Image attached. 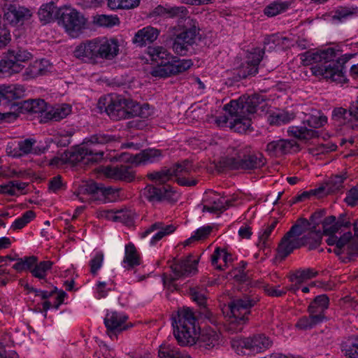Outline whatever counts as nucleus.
<instances>
[{
	"label": "nucleus",
	"mask_w": 358,
	"mask_h": 358,
	"mask_svg": "<svg viewBox=\"0 0 358 358\" xmlns=\"http://www.w3.org/2000/svg\"><path fill=\"white\" fill-rule=\"evenodd\" d=\"M278 224L277 220H273L271 224L265 226L259 233L258 247L264 249L269 246L271 236L274 231Z\"/></svg>",
	"instance_id": "79ce46f5"
},
{
	"label": "nucleus",
	"mask_w": 358,
	"mask_h": 358,
	"mask_svg": "<svg viewBox=\"0 0 358 358\" xmlns=\"http://www.w3.org/2000/svg\"><path fill=\"white\" fill-rule=\"evenodd\" d=\"M329 299L326 294L317 296L310 303L308 311L309 314L320 317L322 322L326 320L325 312L329 308Z\"/></svg>",
	"instance_id": "393cba45"
},
{
	"label": "nucleus",
	"mask_w": 358,
	"mask_h": 358,
	"mask_svg": "<svg viewBox=\"0 0 358 358\" xmlns=\"http://www.w3.org/2000/svg\"><path fill=\"white\" fill-rule=\"evenodd\" d=\"M57 14V8L52 2L42 5L38 12L40 20L44 24L53 21Z\"/></svg>",
	"instance_id": "37998d69"
},
{
	"label": "nucleus",
	"mask_w": 358,
	"mask_h": 358,
	"mask_svg": "<svg viewBox=\"0 0 358 358\" xmlns=\"http://www.w3.org/2000/svg\"><path fill=\"white\" fill-rule=\"evenodd\" d=\"M102 173L108 178L125 182H131L135 177L133 168L126 164L105 166L102 169Z\"/></svg>",
	"instance_id": "ddd939ff"
},
{
	"label": "nucleus",
	"mask_w": 358,
	"mask_h": 358,
	"mask_svg": "<svg viewBox=\"0 0 358 358\" xmlns=\"http://www.w3.org/2000/svg\"><path fill=\"white\" fill-rule=\"evenodd\" d=\"M31 16V11L24 7L10 4L7 8H4L3 20L13 25L22 23Z\"/></svg>",
	"instance_id": "412c9836"
},
{
	"label": "nucleus",
	"mask_w": 358,
	"mask_h": 358,
	"mask_svg": "<svg viewBox=\"0 0 358 358\" xmlns=\"http://www.w3.org/2000/svg\"><path fill=\"white\" fill-rule=\"evenodd\" d=\"M227 152L223 164L230 169L252 170L259 169L265 164L261 154H251L250 146L244 143H235L228 148Z\"/></svg>",
	"instance_id": "423d86ee"
},
{
	"label": "nucleus",
	"mask_w": 358,
	"mask_h": 358,
	"mask_svg": "<svg viewBox=\"0 0 358 358\" xmlns=\"http://www.w3.org/2000/svg\"><path fill=\"white\" fill-rule=\"evenodd\" d=\"M190 295L192 299L200 307L206 305L208 292L206 288L203 286H196L191 288Z\"/></svg>",
	"instance_id": "8fccbe9b"
},
{
	"label": "nucleus",
	"mask_w": 358,
	"mask_h": 358,
	"mask_svg": "<svg viewBox=\"0 0 358 358\" xmlns=\"http://www.w3.org/2000/svg\"><path fill=\"white\" fill-rule=\"evenodd\" d=\"M172 176L176 177L177 182L182 186H194L196 184L194 180H189L186 176L194 171L192 162L189 160H184L177 163L170 169Z\"/></svg>",
	"instance_id": "2eb2a0df"
},
{
	"label": "nucleus",
	"mask_w": 358,
	"mask_h": 358,
	"mask_svg": "<svg viewBox=\"0 0 358 358\" xmlns=\"http://www.w3.org/2000/svg\"><path fill=\"white\" fill-rule=\"evenodd\" d=\"M52 263L50 261H43L34 265L31 269V273L35 278L44 279L47 275V271L52 267Z\"/></svg>",
	"instance_id": "3c124183"
},
{
	"label": "nucleus",
	"mask_w": 358,
	"mask_h": 358,
	"mask_svg": "<svg viewBox=\"0 0 358 358\" xmlns=\"http://www.w3.org/2000/svg\"><path fill=\"white\" fill-rule=\"evenodd\" d=\"M264 99L259 94L242 96L237 100H232L224 106L225 110H229L233 114L230 122V129L238 133H245L250 130V115L256 113L257 108H263Z\"/></svg>",
	"instance_id": "7ed1b4c3"
},
{
	"label": "nucleus",
	"mask_w": 358,
	"mask_h": 358,
	"mask_svg": "<svg viewBox=\"0 0 358 358\" xmlns=\"http://www.w3.org/2000/svg\"><path fill=\"white\" fill-rule=\"evenodd\" d=\"M173 326V335L180 345H193L199 338L200 328L196 324L194 313L188 308L178 310Z\"/></svg>",
	"instance_id": "0eeeda50"
},
{
	"label": "nucleus",
	"mask_w": 358,
	"mask_h": 358,
	"mask_svg": "<svg viewBox=\"0 0 358 358\" xmlns=\"http://www.w3.org/2000/svg\"><path fill=\"white\" fill-rule=\"evenodd\" d=\"M317 275V271L313 268H308L296 271L289 276V278L291 282L296 280L299 283H302L306 280L315 277Z\"/></svg>",
	"instance_id": "09e8293b"
},
{
	"label": "nucleus",
	"mask_w": 358,
	"mask_h": 358,
	"mask_svg": "<svg viewBox=\"0 0 358 358\" xmlns=\"http://www.w3.org/2000/svg\"><path fill=\"white\" fill-rule=\"evenodd\" d=\"M123 267L127 270L141 264L140 255L132 243L125 245L124 257L122 262Z\"/></svg>",
	"instance_id": "c756f323"
},
{
	"label": "nucleus",
	"mask_w": 358,
	"mask_h": 358,
	"mask_svg": "<svg viewBox=\"0 0 358 358\" xmlns=\"http://www.w3.org/2000/svg\"><path fill=\"white\" fill-rule=\"evenodd\" d=\"M176 230V227L173 224H166L162 222H156L151 224L141 234V238H145L155 232L150 240L151 245H155L164 236H168Z\"/></svg>",
	"instance_id": "a211bd4d"
},
{
	"label": "nucleus",
	"mask_w": 358,
	"mask_h": 358,
	"mask_svg": "<svg viewBox=\"0 0 358 358\" xmlns=\"http://www.w3.org/2000/svg\"><path fill=\"white\" fill-rule=\"evenodd\" d=\"M115 140L114 136L106 133H97L86 138L80 147H76L72 150L66 152L62 158H55L52 160V164L70 162L77 164L83 162L84 164L97 162L103 159L104 152L102 150H96L92 148L96 145H104Z\"/></svg>",
	"instance_id": "f03ea898"
},
{
	"label": "nucleus",
	"mask_w": 358,
	"mask_h": 358,
	"mask_svg": "<svg viewBox=\"0 0 358 358\" xmlns=\"http://www.w3.org/2000/svg\"><path fill=\"white\" fill-rule=\"evenodd\" d=\"M309 229L311 230L309 221L306 218H299L286 234L296 239H303L307 243L306 236L303 237H300V236Z\"/></svg>",
	"instance_id": "e433bc0d"
},
{
	"label": "nucleus",
	"mask_w": 358,
	"mask_h": 358,
	"mask_svg": "<svg viewBox=\"0 0 358 358\" xmlns=\"http://www.w3.org/2000/svg\"><path fill=\"white\" fill-rule=\"evenodd\" d=\"M100 109L104 108L110 117L115 120L135 116L146 118L150 115L148 104L139 105L122 95L110 94L101 97L98 101Z\"/></svg>",
	"instance_id": "39448f33"
},
{
	"label": "nucleus",
	"mask_w": 358,
	"mask_h": 358,
	"mask_svg": "<svg viewBox=\"0 0 358 358\" xmlns=\"http://www.w3.org/2000/svg\"><path fill=\"white\" fill-rule=\"evenodd\" d=\"M232 261L231 255L220 248H217L211 255L212 265L218 270H224Z\"/></svg>",
	"instance_id": "7c9ffc66"
},
{
	"label": "nucleus",
	"mask_w": 358,
	"mask_h": 358,
	"mask_svg": "<svg viewBox=\"0 0 358 358\" xmlns=\"http://www.w3.org/2000/svg\"><path fill=\"white\" fill-rule=\"evenodd\" d=\"M253 354L259 353L271 348L273 341L263 334L250 336Z\"/></svg>",
	"instance_id": "f704fd0d"
},
{
	"label": "nucleus",
	"mask_w": 358,
	"mask_h": 358,
	"mask_svg": "<svg viewBox=\"0 0 358 358\" xmlns=\"http://www.w3.org/2000/svg\"><path fill=\"white\" fill-rule=\"evenodd\" d=\"M21 112H28L30 113H43L45 112V102L43 99L28 100L20 103V106H17Z\"/></svg>",
	"instance_id": "ea45409f"
},
{
	"label": "nucleus",
	"mask_w": 358,
	"mask_h": 358,
	"mask_svg": "<svg viewBox=\"0 0 358 358\" xmlns=\"http://www.w3.org/2000/svg\"><path fill=\"white\" fill-rule=\"evenodd\" d=\"M220 335L214 331H208L201 334V340L206 348H212L218 344Z\"/></svg>",
	"instance_id": "338daca9"
},
{
	"label": "nucleus",
	"mask_w": 358,
	"mask_h": 358,
	"mask_svg": "<svg viewBox=\"0 0 358 358\" xmlns=\"http://www.w3.org/2000/svg\"><path fill=\"white\" fill-rule=\"evenodd\" d=\"M71 112V106L67 103L56 105L44 113L43 118L48 120L59 121Z\"/></svg>",
	"instance_id": "2f4dec72"
},
{
	"label": "nucleus",
	"mask_w": 358,
	"mask_h": 358,
	"mask_svg": "<svg viewBox=\"0 0 358 358\" xmlns=\"http://www.w3.org/2000/svg\"><path fill=\"white\" fill-rule=\"evenodd\" d=\"M127 317L120 313L116 311H111L106 314L104 319V324L107 328L108 334L110 338L113 336L116 337L118 332L126 329L127 325L125 324Z\"/></svg>",
	"instance_id": "dca6fc26"
},
{
	"label": "nucleus",
	"mask_w": 358,
	"mask_h": 358,
	"mask_svg": "<svg viewBox=\"0 0 358 358\" xmlns=\"http://www.w3.org/2000/svg\"><path fill=\"white\" fill-rule=\"evenodd\" d=\"M230 343L232 350L238 355L253 354L250 336L246 338L236 336L231 338Z\"/></svg>",
	"instance_id": "72a5a7b5"
},
{
	"label": "nucleus",
	"mask_w": 358,
	"mask_h": 358,
	"mask_svg": "<svg viewBox=\"0 0 358 358\" xmlns=\"http://www.w3.org/2000/svg\"><path fill=\"white\" fill-rule=\"evenodd\" d=\"M49 66L48 60H36L26 69V73L31 78L43 76L48 71Z\"/></svg>",
	"instance_id": "c03bdc74"
},
{
	"label": "nucleus",
	"mask_w": 358,
	"mask_h": 358,
	"mask_svg": "<svg viewBox=\"0 0 358 358\" xmlns=\"http://www.w3.org/2000/svg\"><path fill=\"white\" fill-rule=\"evenodd\" d=\"M264 51L261 48H255L247 57L245 64H243L240 70V76L246 78L249 76H255L258 72V66L263 58Z\"/></svg>",
	"instance_id": "f3484780"
},
{
	"label": "nucleus",
	"mask_w": 358,
	"mask_h": 358,
	"mask_svg": "<svg viewBox=\"0 0 358 358\" xmlns=\"http://www.w3.org/2000/svg\"><path fill=\"white\" fill-rule=\"evenodd\" d=\"M329 236L326 240V242L329 245H336V248L335 249L334 252L336 254H340L342 252V250H346L348 255L350 256V259L357 256V255H352L351 248H350V238H352L351 231H348L347 232H344L343 234L340 237H338L334 234Z\"/></svg>",
	"instance_id": "b1692460"
},
{
	"label": "nucleus",
	"mask_w": 358,
	"mask_h": 358,
	"mask_svg": "<svg viewBox=\"0 0 358 358\" xmlns=\"http://www.w3.org/2000/svg\"><path fill=\"white\" fill-rule=\"evenodd\" d=\"M205 202L203 211L214 213H221L231 206V201L213 192L207 195Z\"/></svg>",
	"instance_id": "5701e85b"
},
{
	"label": "nucleus",
	"mask_w": 358,
	"mask_h": 358,
	"mask_svg": "<svg viewBox=\"0 0 358 358\" xmlns=\"http://www.w3.org/2000/svg\"><path fill=\"white\" fill-rule=\"evenodd\" d=\"M115 284L113 280L107 281H98L96 285V298H105L109 292L115 289Z\"/></svg>",
	"instance_id": "6e6d98bb"
},
{
	"label": "nucleus",
	"mask_w": 358,
	"mask_h": 358,
	"mask_svg": "<svg viewBox=\"0 0 358 358\" xmlns=\"http://www.w3.org/2000/svg\"><path fill=\"white\" fill-rule=\"evenodd\" d=\"M94 22L101 27H113L119 23L116 15H99L94 18Z\"/></svg>",
	"instance_id": "680f3d73"
},
{
	"label": "nucleus",
	"mask_w": 358,
	"mask_h": 358,
	"mask_svg": "<svg viewBox=\"0 0 358 358\" xmlns=\"http://www.w3.org/2000/svg\"><path fill=\"white\" fill-rule=\"evenodd\" d=\"M106 217L108 220L115 222H120L126 224H130L133 222V214L131 211L127 210H120L116 212L107 211Z\"/></svg>",
	"instance_id": "a18cd8bd"
},
{
	"label": "nucleus",
	"mask_w": 358,
	"mask_h": 358,
	"mask_svg": "<svg viewBox=\"0 0 358 358\" xmlns=\"http://www.w3.org/2000/svg\"><path fill=\"white\" fill-rule=\"evenodd\" d=\"M323 232L325 235L335 234L338 232L336 224V217L328 216L322 222Z\"/></svg>",
	"instance_id": "0e129e2a"
},
{
	"label": "nucleus",
	"mask_w": 358,
	"mask_h": 358,
	"mask_svg": "<svg viewBox=\"0 0 358 358\" xmlns=\"http://www.w3.org/2000/svg\"><path fill=\"white\" fill-rule=\"evenodd\" d=\"M257 300L251 299L249 296L234 300L229 303L227 308L230 310V315L236 318H243L248 321L250 308L255 304Z\"/></svg>",
	"instance_id": "4468645a"
},
{
	"label": "nucleus",
	"mask_w": 358,
	"mask_h": 358,
	"mask_svg": "<svg viewBox=\"0 0 358 358\" xmlns=\"http://www.w3.org/2000/svg\"><path fill=\"white\" fill-rule=\"evenodd\" d=\"M22 69L23 66L22 64H16L12 59L7 58L6 56L4 59L0 61V77H9L13 74L20 72Z\"/></svg>",
	"instance_id": "4c0bfd02"
},
{
	"label": "nucleus",
	"mask_w": 358,
	"mask_h": 358,
	"mask_svg": "<svg viewBox=\"0 0 358 358\" xmlns=\"http://www.w3.org/2000/svg\"><path fill=\"white\" fill-rule=\"evenodd\" d=\"M246 323V319H243V317L239 319L229 315L225 328L229 333H238L241 332L243 329Z\"/></svg>",
	"instance_id": "603ef678"
},
{
	"label": "nucleus",
	"mask_w": 358,
	"mask_h": 358,
	"mask_svg": "<svg viewBox=\"0 0 358 358\" xmlns=\"http://www.w3.org/2000/svg\"><path fill=\"white\" fill-rule=\"evenodd\" d=\"M294 118L293 113L287 111H278L273 113L268 117V121L271 124L280 125L287 124Z\"/></svg>",
	"instance_id": "de8ad7c7"
},
{
	"label": "nucleus",
	"mask_w": 358,
	"mask_h": 358,
	"mask_svg": "<svg viewBox=\"0 0 358 358\" xmlns=\"http://www.w3.org/2000/svg\"><path fill=\"white\" fill-rule=\"evenodd\" d=\"M345 179L346 177L344 175H336L331 177L324 185H322L319 187L322 188L321 189V194H332L342 190Z\"/></svg>",
	"instance_id": "c9c22d12"
},
{
	"label": "nucleus",
	"mask_w": 358,
	"mask_h": 358,
	"mask_svg": "<svg viewBox=\"0 0 358 358\" xmlns=\"http://www.w3.org/2000/svg\"><path fill=\"white\" fill-rule=\"evenodd\" d=\"M35 217V213L32 210H27L22 215L16 219L11 228L13 230L21 229Z\"/></svg>",
	"instance_id": "bf43d9fd"
},
{
	"label": "nucleus",
	"mask_w": 358,
	"mask_h": 358,
	"mask_svg": "<svg viewBox=\"0 0 358 358\" xmlns=\"http://www.w3.org/2000/svg\"><path fill=\"white\" fill-rule=\"evenodd\" d=\"M120 45L115 38L97 37L86 40L76 46L73 55L85 62L95 63L98 59L112 60L118 54Z\"/></svg>",
	"instance_id": "20e7f679"
},
{
	"label": "nucleus",
	"mask_w": 358,
	"mask_h": 358,
	"mask_svg": "<svg viewBox=\"0 0 358 358\" xmlns=\"http://www.w3.org/2000/svg\"><path fill=\"white\" fill-rule=\"evenodd\" d=\"M192 66L190 59H177L173 57L168 66L156 67L152 71V75L155 77L166 78L171 75L178 74L189 69Z\"/></svg>",
	"instance_id": "f8f14e48"
},
{
	"label": "nucleus",
	"mask_w": 358,
	"mask_h": 358,
	"mask_svg": "<svg viewBox=\"0 0 358 358\" xmlns=\"http://www.w3.org/2000/svg\"><path fill=\"white\" fill-rule=\"evenodd\" d=\"M103 262V254L101 252H97L93 256L89 262L90 267V273L94 275H96L99 270L102 266Z\"/></svg>",
	"instance_id": "69168bd1"
},
{
	"label": "nucleus",
	"mask_w": 358,
	"mask_h": 358,
	"mask_svg": "<svg viewBox=\"0 0 358 358\" xmlns=\"http://www.w3.org/2000/svg\"><path fill=\"white\" fill-rule=\"evenodd\" d=\"M6 57L12 59L16 64H21V62L29 60L31 58V54L22 48H17L8 50Z\"/></svg>",
	"instance_id": "49530a36"
},
{
	"label": "nucleus",
	"mask_w": 358,
	"mask_h": 358,
	"mask_svg": "<svg viewBox=\"0 0 358 358\" xmlns=\"http://www.w3.org/2000/svg\"><path fill=\"white\" fill-rule=\"evenodd\" d=\"M290 6V1H275L264 8V13L268 17H274L285 12Z\"/></svg>",
	"instance_id": "58836bf2"
},
{
	"label": "nucleus",
	"mask_w": 358,
	"mask_h": 358,
	"mask_svg": "<svg viewBox=\"0 0 358 358\" xmlns=\"http://www.w3.org/2000/svg\"><path fill=\"white\" fill-rule=\"evenodd\" d=\"M199 259L193 256H187L171 266L173 275L164 276L163 278L164 284L171 283L181 278L187 277L196 273L197 271L196 265Z\"/></svg>",
	"instance_id": "9d476101"
},
{
	"label": "nucleus",
	"mask_w": 358,
	"mask_h": 358,
	"mask_svg": "<svg viewBox=\"0 0 358 358\" xmlns=\"http://www.w3.org/2000/svg\"><path fill=\"white\" fill-rule=\"evenodd\" d=\"M163 157L162 151L157 149L148 148L132 157L131 162L136 165L157 162Z\"/></svg>",
	"instance_id": "a878e982"
},
{
	"label": "nucleus",
	"mask_w": 358,
	"mask_h": 358,
	"mask_svg": "<svg viewBox=\"0 0 358 358\" xmlns=\"http://www.w3.org/2000/svg\"><path fill=\"white\" fill-rule=\"evenodd\" d=\"M99 192L103 194L108 193V189L101 184L99 185L94 182H87L79 187L78 196L82 202H86L92 199V196Z\"/></svg>",
	"instance_id": "c85d7f7f"
},
{
	"label": "nucleus",
	"mask_w": 358,
	"mask_h": 358,
	"mask_svg": "<svg viewBox=\"0 0 358 358\" xmlns=\"http://www.w3.org/2000/svg\"><path fill=\"white\" fill-rule=\"evenodd\" d=\"M158 355L159 358H187L188 356L185 352L169 344H162Z\"/></svg>",
	"instance_id": "a19ab883"
},
{
	"label": "nucleus",
	"mask_w": 358,
	"mask_h": 358,
	"mask_svg": "<svg viewBox=\"0 0 358 358\" xmlns=\"http://www.w3.org/2000/svg\"><path fill=\"white\" fill-rule=\"evenodd\" d=\"M147 176L150 180L158 182L159 183L162 184L171 178V170L170 169H162L160 171L148 173Z\"/></svg>",
	"instance_id": "13d9d810"
},
{
	"label": "nucleus",
	"mask_w": 358,
	"mask_h": 358,
	"mask_svg": "<svg viewBox=\"0 0 358 358\" xmlns=\"http://www.w3.org/2000/svg\"><path fill=\"white\" fill-rule=\"evenodd\" d=\"M296 145V142L293 140L278 139L267 144L266 152L271 156L280 157L289 153Z\"/></svg>",
	"instance_id": "4be33fe9"
},
{
	"label": "nucleus",
	"mask_w": 358,
	"mask_h": 358,
	"mask_svg": "<svg viewBox=\"0 0 358 358\" xmlns=\"http://www.w3.org/2000/svg\"><path fill=\"white\" fill-rule=\"evenodd\" d=\"M159 33L158 29L150 25L144 27L135 33L132 43L138 48L150 45L157 39Z\"/></svg>",
	"instance_id": "aec40b11"
},
{
	"label": "nucleus",
	"mask_w": 358,
	"mask_h": 358,
	"mask_svg": "<svg viewBox=\"0 0 358 358\" xmlns=\"http://www.w3.org/2000/svg\"><path fill=\"white\" fill-rule=\"evenodd\" d=\"M212 228L210 227H203L198 229L195 231L194 235L192 236L185 241V245H189L195 241H199L206 238L210 234Z\"/></svg>",
	"instance_id": "774afa93"
},
{
	"label": "nucleus",
	"mask_w": 358,
	"mask_h": 358,
	"mask_svg": "<svg viewBox=\"0 0 358 358\" xmlns=\"http://www.w3.org/2000/svg\"><path fill=\"white\" fill-rule=\"evenodd\" d=\"M66 31L73 38L78 37L86 28L87 19L74 8H66L61 15Z\"/></svg>",
	"instance_id": "1a4fd4ad"
},
{
	"label": "nucleus",
	"mask_w": 358,
	"mask_h": 358,
	"mask_svg": "<svg viewBox=\"0 0 358 358\" xmlns=\"http://www.w3.org/2000/svg\"><path fill=\"white\" fill-rule=\"evenodd\" d=\"M326 122V117L311 115L303 121V126L290 127L287 132L289 136L296 138L309 140L319 136V133L315 129L323 126Z\"/></svg>",
	"instance_id": "6e6552de"
},
{
	"label": "nucleus",
	"mask_w": 358,
	"mask_h": 358,
	"mask_svg": "<svg viewBox=\"0 0 358 358\" xmlns=\"http://www.w3.org/2000/svg\"><path fill=\"white\" fill-rule=\"evenodd\" d=\"M320 318V317L309 314L308 317H301L296 324V327L303 330L312 329L317 324L322 323Z\"/></svg>",
	"instance_id": "5fc2aeb1"
},
{
	"label": "nucleus",
	"mask_w": 358,
	"mask_h": 358,
	"mask_svg": "<svg viewBox=\"0 0 358 358\" xmlns=\"http://www.w3.org/2000/svg\"><path fill=\"white\" fill-rule=\"evenodd\" d=\"M35 139L27 138L19 141L17 147H13V143H8L6 147V152L13 157H20L29 154L38 155L40 150L35 148Z\"/></svg>",
	"instance_id": "6ab92c4d"
},
{
	"label": "nucleus",
	"mask_w": 358,
	"mask_h": 358,
	"mask_svg": "<svg viewBox=\"0 0 358 358\" xmlns=\"http://www.w3.org/2000/svg\"><path fill=\"white\" fill-rule=\"evenodd\" d=\"M306 243L303 239H296L286 234L278 245V255L285 258L292 253L294 250L304 245Z\"/></svg>",
	"instance_id": "bb28decb"
},
{
	"label": "nucleus",
	"mask_w": 358,
	"mask_h": 358,
	"mask_svg": "<svg viewBox=\"0 0 358 358\" xmlns=\"http://www.w3.org/2000/svg\"><path fill=\"white\" fill-rule=\"evenodd\" d=\"M187 10L184 6H157L154 10L153 14L159 15L164 17H179L180 18L185 17L187 14Z\"/></svg>",
	"instance_id": "473e14b6"
},
{
	"label": "nucleus",
	"mask_w": 358,
	"mask_h": 358,
	"mask_svg": "<svg viewBox=\"0 0 358 358\" xmlns=\"http://www.w3.org/2000/svg\"><path fill=\"white\" fill-rule=\"evenodd\" d=\"M342 351L348 358H358V341L343 343Z\"/></svg>",
	"instance_id": "e2e57ef3"
},
{
	"label": "nucleus",
	"mask_w": 358,
	"mask_h": 358,
	"mask_svg": "<svg viewBox=\"0 0 358 358\" xmlns=\"http://www.w3.org/2000/svg\"><path fill=\"white\" fill-rule=\"evenodd\" d=\"M353 57L352 54H341V51L334 48H328L320 51H307L300 55L304 66L320 63L311 68L313 75L327 80L343 83L345 64Z\"/></svg>",
	"instance_id": "f257e3e1"
},
{
	"label": "nucleus",
	"mask_w": 358,
	"mask_h": 358,
	"mask_svg": "<svg viewBox=\"0 0 358 358\" xmlns=\"http://www.w3.org/2000/svg\"><path fill=\"white\" fill-rule=\"evenodd\" d=\"M142 194L145 199L153 203L164 201L174 202L179 197L178 194L169 185L162 187L147 185Z\"/></svg>",
	"instance_id": "9b49d317"
},
{
	"label": "nucleus",
	"mask_w": 358,
	"mask_h": 358,
	"mask_svg": "<svg viewBox=\"0 0 358 358\" xmlns=\"http://www.w3.org/2000/svg\"><path fill=\"white\" fill-rule=\"evenodd\" d=\"M307 243L304 245H308L309 250H314L317 248L322 241V235L320 231L311 229L310 231L306 236Z\"/></svg>",
	"instance_id": "052dcab7"
},
{
	"label": "nucleus",
	"mask_w": 358,
	"mask_h": 358,
	"mask_svg": "<svg viewBox=\"0 0 358 358\" xmlns=\"http://www.w3.org/2000/svg\"><path fill=\"white\" fill-rule=\"evenodd\" d=\"M148 54L152 61L157 63V67L168 66L173 59L171 53L162 46H148Z\"/></svg>",
	"instance_id": "cd10ccee"
},
{
	"label": "nucleus",
	"mask_w": 358,
	"mask_h": 358,
	"mask_svg": "<svg viewBox=\"0 0 358 358\" xmlns=\"http://www.w3.org/2000/svg\"><path fill=\"white\" fill-rule=\"evenodd\" d=\"M189 22H193L192 27L182 32L177 37L184 41V43L187 45V46L191 45L194 43V39L198 34V29H196V22H194L191 19H188L187 23Z\"/></svg>",
	"instance_id": "4d7b16f0"
},
{
	"label": "nucleus",
	"mask_w": 358,
	"mask_h": 358,
	"mask_svg": "<svg viewBox=\"0 0 358 358\" xmlns=\"http://www.w3.org/2000/svg\"><path fill=\"white\" fill-rule=\"evenodd\" d=\"M17 262L13 266V268L17 272H21L24 270H29L37 262V258L34 256L25 257L24 258H17L15 259Z\"/></svg>",
	"instance_id": "864d4df0"
}]
</instances>
